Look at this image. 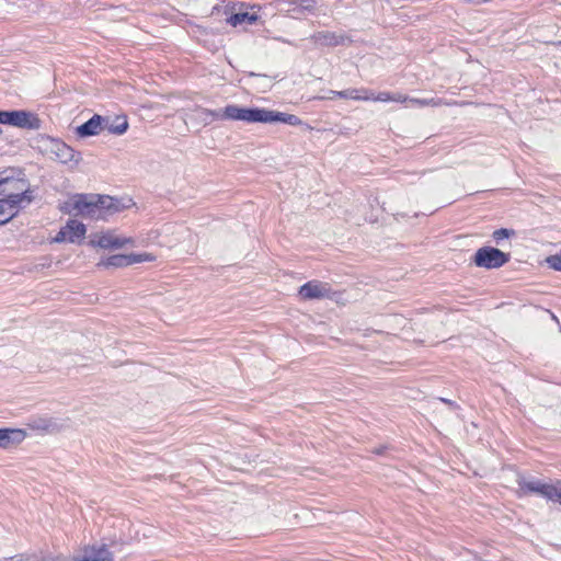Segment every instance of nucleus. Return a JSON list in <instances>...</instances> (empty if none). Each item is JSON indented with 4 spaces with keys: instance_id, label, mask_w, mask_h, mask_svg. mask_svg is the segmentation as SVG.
Masks as SVG:
<instances>
[{
    "instance_id": "f257e3e1",
    "label": "nucleus",
    "mask_w": 561,
    "mask_h": 561,
    "mask_svg": "<svg viewBox=\"0 0 561 561\" xmlns=\"http://www.w3.org/2000/svg\"><path fill=\"white\" fill-rule=\"evenodd\" d=\"M122 201L96 194H81L79 216L91 219H106L107 216L119 213L125 209Z\"/></svg>"
},
{
    "instance_id": "f03ea898",
    "label": "nucleus",
    "mask_w": 561,
    "mask_h": 561,
    "mask_svg": "<svg viewBox=\"0 0 561 561\" xmlns=\"http://www.w3.org/2000/svg\"><path fill=\"white\" fill-rule=\"evenodd\" d=\"M519 491L524 494H539L551 502H558L561 505V480H556L552 483H546L538 479L527 480L519 478L517 480Z\"/></svg>"
},
{
    "instance_id": "7ed1b4c3",
    "label": "nucleus",
    "mask_w": 561,
    "mask_h": 561,
    "mask_svg": "<svg viewBox=\"0 0 561 561\" xmlns=\"http://www.w3.org/2000/svg\"><path fill=\"white\" fill-rule=\"evenodd\" d=\"M38 150L51 160L67 163L75 160V150L59 139L49 136H39L36 138Z\"/></svg>"
},
{
    "instance_id": "20e7f679",
    "label": "nucleus",
    "mask_w": 561,
    "mask_h": 561,
    "mask_svg": "<svg viewBox=\"0 0 561 561\" xmlns=\"http://www.w3.org/2000/svg\"><path fill=\"white\" fill-rule=\"evenodd\" d=\"M33 201V195L21 193H8L0 199V225H4L15 217L20 208L28 205Z\"/></svg>"
},
{
    "instance_id": "39448f33",
    "label": "nucleus",
    "mask_w": 561,
    "mask_h": 561,
    "mask_svg": "<svg viewBox=\"0 0 561 561\" xmlns=\"http://www.w3.org/2000/svg\"><path fill=\"white\" fill-rule=\"evenodd\" d=\"M0 124H7L24 129H39L41 119L27 111H0Z\"/></svg>"
},
{
    "instance_id": "423d86ee",
    "label": "nucleus",
    "mask_w": 561,
    "mask_h": 561,
    "mask_svg": "<svg viewBox=\"0 0 561 561\" xmlns=\"http://www.w3.org/2000/svg\"><path fill=\"white\" fill-rule=\"evenodd\" d=\"M510 261V254L492 247L480 248L476 254L473 262L479 267L488 270L499 268Z\"/></svg>"
},
{
    "instance_id": "0eeeda50",
    "label": "nucleus",
    "mask_w": 561,
    "mask_h": 561,
    "mask_svg": "<svg viewBox=\"0 0 561 561\" xmlns=\"http://www.w3.org/2000/svg\"><path fill=\"white\" fill-rule=\"evenodd\" d=\"M265 108H249L238 105H227L222 110V121H242L245 123H263Z\"/></svg>"
},
{
    "instance_id": "6e6552de",
    "label": "nucleus",
    "mask_w": 561,
    "mask_h": 561,
    "mask_svg": "<svg viewBox=\"0 0 561 561\" xmlns=\"http://www.w3.org/2000/svg\"><path fill=\"white\" fill-rule=\"evenodd\" d=\"M130 244L134 245L135 241L133 238L118 237L115 234L113 230H107L105 232H99L90 236L89 245L92 248H101V249H122L125 245Z\"/></svg>"
},
{
    "instance_id": "1a4fd4ad",
    "label": "nucleus",
    "mask_w": 561,
    "mask_h": 561,
    "mask_svg": "<svg viewBox=\"0 0 561 561\" xmlns=\"http://www.w3.org/2000/svg\"><path fill=\"white\" fill-rule=\"evenodd\" d=\"M299 295L305 300L311 299H334L336 295L333 291L328 283H322L318 280L308 282L302 285L299 289Z\"/></svg>"
},
{
    "instance_id": "9d476101",
    "label": "nucleus",
    "mask_w": 561,
    "mask_h": 561,
    "mask_svg": "<svg viewBox=\"0 0 561 561\" xmlns=\"http://www.w3.org/2000/svg\"><path fill=\"white\" fill-rule=\"evenodd\" d=\"M77 561H114L106 545L85 547Z\"/></svg>"
},
{
    "instance_id": "9b49d317",
    "label": "nucleus",
    "mask_w": 561,
    "mask_h": 561,
    "mask_svg": "<svg viewBox=\"0 0 561 561\" xmlns=\"http://www.w3.org/2000/svg\"><path fill=\"white\" fill-rule=\"evenodd\" d=\"M105 122L106 117L95 114L88 122L77 127V134L80 137L99 135L104 129Z\"/></svg>"
},
{
    "instance_id": "f8f14e48",
    "label": "nucleus",
    "mask_w": 561,
    "mask_h": 561,
    "mask_svg": "<svg viewBox=\"0 0 561 561\" xmlns=\"http://www.w3.org/2000/svg\"><path fill=\"white\" fill-rule=\"evenodd\" d=\"M275 122L288 124L291 126H297V125L302 124V121L294 114L275 112V111H270V110L265 108L263 123H275Z\"/></svg>"
},
{
    "instance_id": "ddd939ff",
    "label": "nucleus",
    "mask_w": 561,
    "mask_h": 561,
    "mask_svg": "<svg viewBox=\"0 0 561 561\" xmlns=\"http://www.w3.org/2000/svg\"><path fill=\"white\" fill-rule=\"evenodd\" d=\"M26 434L20 428H0V448H7L10 445L19 444L25 438Z\"/></svg>"
},
{
    "instance_id": "4468645a",
    "label": "nucleus",
    "mask_w": 561,
    "mask_h": 561,
    "mask_svg": "<svg viewBox=\"0 0 561 561\" xmlns=\"http://www.w3.org/2000/svg\"><path fill=\"white\" fill-rule=\"evenodd\" d=\"M65 229L67 231L68 242L71 243L80 242L87 232L85 226L75 219L68 220Z\"/></svg>"
},
{
    "instance_id": "2eb2a0df",
    "label": "nucleus",
    "mask_w": 561,
    "mask_h": 561,
    "mask_svg": "<svg viewBox=\"0 0 561 561\" xmlns=\"http://www.w3.org/2000/svg\"><path fill=\"white\" fill-rule=\"evenodd\" d=\"M220 114H222V110L213 111V110H208V108L196 107L194 110V116L193 117H194V119H196L199 123H202L204 126H207L213 121H216V119L222 121V117H221Z\"/></svg>"
},
{
    "instance_id": "dca6fc26",
    "label": "nucleus",
    "mask_w": 561,
    "mask_h": 561,
    "mask_svg": "<svg viewBox=\"0 0 561 561\" xmlns=\"http://www.w3.org/2000/svg\"><path fill=\"white\" fill-rule=\"evenodd\" d=\"M25 192L26 194L32 195L31 191L28 190V184L23 179L12 180L10 181L8 179L7 184H3L0 190V194L7 196L8 193H21Z\"/></svg>"
},
{
    "instance_id": "f3484780",
    "label": "nucleus",
    "mask_w": 561,
    "mask_h": 561,
    "mask_svg": "<svg viewBox=\"0 0 561 561\" xmlns=\"http://www.w3.org/2000/svg\"><path fill=\"white\" fill-rule=\"evenodd\" d=\"M104 129L114 135H123L128 129V121L126 116H117L113 122L106 118Z\"/></svg>"
},
{
    "instance_id": "a211bd4d",
    "label": "nucleus",
    "mask_w": 561,
    "mask_h": 561,
    "mask_svg": "<svg viewBox=\"0 0 561 561\" xmlns=\"http://www.w3.org/2000/svg\"><path fill=\"white\" fill-rule=\"evenodd\" d=\"M257 20L259 15L256 13L238 12L230 15V18L227 19V22L232 26H238L243 23L254 24Z\"/></svg>"
},
{
    "instance_id": "6ab92c4d",
    "label": "nucleus",
    "mask_w": 561,
    "mask_h": 561,
    "mask_svg": "<svg viewBox=\"0 0 561 561\" xmlns=\"http://www.w3.org/2000/svg\"><path fill=\"white\" fill-rule=\"evenodd\" d=\"M330 93L334 96L343 98V99H353V100H370V95H368V90H358V89H350L345 91H330Z\"/></svg>"
},
{
    "instance_id": "aec40b11",
    "label": "nucleus",
    "mask_w": 561,
    "mask_h": 561,
    "mask_svg": "<svg viewBox=\"0 0 561 561\" xmlns=\"http://www.w3.org/2000/svg\"><path fill=\"white\" fill-rule=\"evenodd\" d=\"M98 267H124L128 266L127 256L126 254H115L108 256L106 260H102L96 264Z\"/></svg>"
},
{
    "instance_id": "412c9836",
    "label": "nucleus",
    "mask_w": 561,
    "mask_h": 561,
    "mask_svg": "<svg viewBox=\"0 0 561 561\" xmlns=\"http://www.w3.org/2000/svg\"><path fill=\"white\" fill-rule=\"evenodd\" d=\"M81 194L72 195L68 201L59 206V210L64 214L79 216Z\"/></svg>"
},
{
    "instance_id": "4be33fe9",
    "label": "nucleus",
    "mask_w": 561,
    "mask_h": 561,
    "mask_svg": "<svg viewBox=\"0 0 561 561\" xmlns=\"http://www.w3.org/2000/svg\"><path fill=\"white\" fill-rule=\"evenodd\" d=\"M127 256V262H128V265H133V264H136V263H142V262H151V261H154V255H152L151 253H140V254H135V253H130V254H126Z\"/></svg>"
},
{
    "instance_id": "5701e85b",
    "label": "nucleus",
    "mask_w": 561,
    "mask_h": 561,
    "mask_svg": "<svg viewBox=\"0 0 561 561\" xmlns=\"http://www.w3.org/2000/svg\"><path fill=\"white\" fill-rule=\"evenodd\" d=\"M30 425H31L32 430L38 431L41 433H54V432L59 431V427H58L57 423L44 422V423H33V424H30Z\"/></svg>"
},
{
    "instance_id": "b1692460",
    "label": "nucleus",
    "mask_w": 561,
    "mask_h": 561,
    "mask_svg": "<svg viewBox=\"0 0 561 561\" xmlns=\"http://www.w3.org/2000/svg\"><path fill=\"white\" fill-rule=\"evenodd\" d=\"M410 102L420 106H438L443 104L442 100L435 99H410Z\"/></svg>"
},
{
    "instance_id": "393cba45",
    "label": "nucleus",
    "mask_w": 561,
    "mask_h": 561,
    "mask_svg": "<svg viewBox=\"0 0 561 561\" xmlns=\"http://www.w3.org/2000/svg\"><path fill=\"white\" fill-rule=\"evenodd\" d=\"M514 233H515L514 230L501 228V229L495 230L492 236L496 241H500L504 238H510Z\"/></svg>"
},
{
    "instance_id": "a878e982",
    "label": "nucleus",
    "mask_w": 561,
    "mask_h": 561,
    "mask_svg": "<svg viewBox=\"0 0 561 561\" xmlns=\"http://www.w3.org/2000/svg\"><path fill=\"white\" fill-rule=\"evenodd\" d=\"M368 95H370V100L379 101V102H389L392 99V94L389 92H380L378 95H374V93L368 91Z\"/></svg>"
},
{
    "instance_id": "bb28decb",
    "label": "nucleus",
    "mask_w": 561,
    "mask_h": 561,
    "mask_svg": "<svg viewBox=\"0 0 561 561\" xmlns=\"http://www.w3.org/2000/svg\"><path fill=\"white\" fill-rule=\"evenodd\" d=\"M548 263L552 268L561 271V254L550 256L548 259Z\"/></svg>"
},
{
    "instance_id": "cd10ccee",
    "label": "nucleus",
    "mask_w": 561,
    "mask_h": 561,
    "mask_svg": "<svg viewBox=\"0 0 561 561\" xmlns=\"http://www.w3.org/2000/svg\"><path fill=\"white\" fill-rule=\"evenodd\" d=\"M65 241H68V237H67V231L65 229V227H62L58 233L56 234V237L53 239V242H56V243H61V242H65Z\"/></svg>"
},
{
    "instance_id": "c85d7f7f",
    "label": "nucleus",
    "mask_w": 561,
    "mask_h": 561,
    "mask_svg": "<svg viewBox=\"0 0 561 561\" xmlns=\"http://www.w3.org/2000/svg\"><path fill=\"white\" fill-rule=\"evenodd\" d=\"M319 39H323L327 44H337L335 41V35L331 33H323L318 35Z\"/></svg>"
},
{
    "instance_id": "c756f323",
    "label": "nucleus",
    "mask_w": 561,
    "mask_h": 561,
    "mask_svg": "<svg viewBox=\"0 0 561 561\" xmlns=\"http://www.w3.org/2000/svg\"><path fill=\"white\" fill-rule=\"evenodd\" d=\"M391 101L403 103V102L410 101V99L407 95L397 93V94H392Z\"/></svg>"
},
{
    "instance_id": "7c9ffc66",
    "label": "nucleus",
    "mask_w": 561,
    "mask_h": 561,
    "mask_svg": "<svg viewBox=\"0 0 561 561\" xmlns=\"http://www.w3.org/2000/svg\"><path fill=\"white\" fill-rule=\"evenodd\" d=\"M387 448H388V447H387L386 445H381V446H379V447L375 448V449L373 450V453H374V454H376V455H383V453H385V450H386Z\"/></svg>"
},
{
    "instance_id": "2f4dec72",
    "label": "nucleus",
    "mask_w": 561,
    "mask_h": 561,
    "mask_svg": "<svg viewBox=\"0 0 561 561\" xmlns=\"http://www.w3.org/2000/svg\"><path fill=\"white\" fill-rule=\"evenodd\" d=\"M2 134V129L0 128V135Z\"/></svg>"
}]
</instances>
